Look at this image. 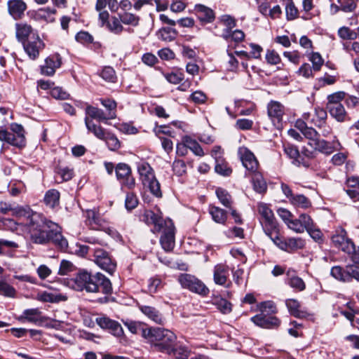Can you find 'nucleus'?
Wrapping results in <instances>:
<instances>
[{"instance_id": "obj_20", "label": "nucleus", "mask_w": 359, "mask_h": 359, "mask_svg": "<svg viewBox=\"0 0 359 359\" xmlns=\"http://www.w3.org/2000/svg\"><path fill=\"white\" fill-rule=\"evenodd\" d=\"M251 321L256 325L265 329H273L278 327L280 320L275 316H266V314L260 313L251 318Z\"/></svg>"}, {"instance_id": "obj_39", "label": "nucleus", "mask_w": 359, "mask_h": 359, "mask_svg": "<svg viewBox=\"0 0 359 359\" xmlns=\"http://www.w3.org/2000/svg\"><path fill=\"white\" fill-rule=\"evenodd\" d=\"M222 36L229 41V40L233 41L236 43L242 41L245 38V34L240 29H236L231 32L228 29H224L222 34Z\"/></svg>"}, {"instance_id": "obj_32", "label": "nucleus", "mask_w": 359, "mask_h": 359, "mask_svg": "<svg viewBox=\"0 0 359 359\" xmlns=\"http://www.w3.org/2000/svg\"><path fill=\"white\" fill-rule=\"evenodd\" d=\"M85 123L88 130L92 132L97 138L104 140L107 135L104 129L100 126L95 124L88 116L85 118Z\"/></svg>"}, {"instance_id": "obj_24", "label": "nucleus", "mask_w": 359, "mask_h": 359, "mask_svg": "<svg viewBox=\"0 0 359 359\" xmlns=\"http://www.w3.org/2000/svg\"><path fill=\"white\" fill-rule=\"evenodd\" d=\"M86 113L91 118L96 119L99 121H106L109 119H114L116 116L115 112L104 114L102 109L91 105L86 107Z\"/></svg>"}, {"instance_id": "obj_22", "label": "nucleus", "mask_w": 359, "mask_h": 359, "mask_svg": "<svg viewBox=\"0 0 359 359\" xmlns=\"http://www.w3.org/2000/svg\"><path fill=\"white\" fill-rule=\"evenodd\" d=\"M97 323L103 329H107L110 332L117 337H121L123 334V330L121 325L116 321L111 320L107 317L97 318Z\"/></svg>"}, {"instance_id": "obj_45", "label": "nucleus", "mask_w": 359, "mask_h": 359, "mask_svg": "<svg viewBox=\"0 0 359 359\" xmlns=\"http://www.w3.org/2000/svg\"><path fill=\"white\" fill-rule=\"evenodd\" d=\"M216 194L218 199L223 205L231 208L232 203L231 196L225 189L222 188L217 189Z\"/></svg>"}, {"instance_id": "obj_26", "label": "nucleus", "mask_w": 359, "mask_h": 359, "mask_svg": "<svg viewBox=\"0 0 359 359\" xmlns=\"http://www.w3.org/2000/svg\"><path fill=\"white\" fill-rule=\"evenodd\" d=\"M139 309L151 320L157 324H163L165 319L156 308L150 306H140Z\"/></svg>"}, {"instance_id": "obj_17", "label": "nucleus", "mask_w": 359, "mask_h": 359, "mask_svg": "<svg viewBox=\"0 0 359 359\" xmlns=\"http://www.w3.org/2000/svg\"><path fill=\"white\" fill-rule=\"evenodd\" d=\"M229 277V268L226 264H217L213 269V280L216 285L229 288L231 285Z\"/></svg>"}, {"instance_id": "obj_4", "label": "nucleus", "mask_w": 359, "mask_h": 359, "mask_svg": "<svg viewBox=\"0 0 359 359\" xmlns=\"http://www.w3.org/2000/svg\"><path fill=\"white\" fill-rule=\"evenodd\" d=\"M142 337L158 351L168 353L177 340L176 334L170 330L161 327H148L142 330Z\"/></svg>"}, {"instance_id": "obj_58", "label": "nucleus", "mask_w": 359, "mask_h": 359, "mask_svg": "<svg viewBox=\"0 0 359 359\" xmlns=\"http://www.w3.org/2000/svg\"><path fill=\"white\" fill-rule=\"evenodd\" d=\"M266 60L270 65H278L280 62V57L274 50H267L266 53Z\"/></svg>"}, {"instance_id": "obj_47", "label": "nucleus", "mask_w": 359, "mask_h": 359, "mask_svg": "<svg viewBox=\"0 0 359 359\" xmlns=\"http://www.w3.org/2000/svg\"><path fill=\"white\" fill-rule=\"evenodd\" d=\"M338 36L344 40H354L357 38L358 34L348 27H341L338 29Z\"/></svg>"}, {"instance_id": "obj_9", "label": "nucleus", "mask_w": 359, "mask_h": 359, "mask_svg": "<svg viewBox=\"0 0 359 359\" xmlns=\"http://www.w3.org/2000/svg\"><path fill=\"white\" fill-rule=\"evenodd\" d=\"M95 263L102 269L109 274H113L116 268V262L111 259L109 253L99 248L92 249Z\"/></svg>"}, {"instance_id": "obj_40", "label": "nucleus", "mask_w": 359, "mask_h": 359, "mask_svg": "<svg viewBox=\"0 0 359 359\" xmlns=\"http://www.w3.org/2000/svg\"><path fill=\"white\" fill-rule=\"evenodd\" d=\"M209 212L212 215L213 220L217 223L223 224L226 220V212L218 207L210 205Z\"/></svg>"}, {"instance_id": "obj_13", "label": "nucleus", "mask_w": 359, "mask_h": 359, "mask_svg": "<svg viewBox=\"0 0 359 359\" xmlns=\"http://www.w3.org/2000/svg\"><path fill=\"white\" fill-rule=\"evenodd\" d=\"M117 180L123 187L133 189L135 185V178L131 175V169L126 163H118L115 169Z\"/></svg>"}, {"instance_id": "obj_53", "label": "nucleus", "mask_w": 359, "mask_h": 359, "mask_svg": "<svg viewBox=\"0 0 359 359\" xmlns=\"http://www.w3.org/2000/svg\"><path fill=\"white\" fill-rule=\"evenodd\" d=\"M341 6V10L346 13L353 12L357 7L356 0H337Z\"/></svg>"}, {"instance_id": "obj_14", "label": "nucleus", "mask_w": 359, "mask_h": 359, "mask_svg": "<svg viewBox=\"0 0 359 359\" xmlns=\"http://www.w3.org/2000/svg\"><path fill=\"white\" fill-rule=\"evenodd\" d=\"M238 153L243 165L249 172L252 173L258 170L259 162L249 149L245 147H240Z\"/></svg>"}, {"instance_id": "obj_64", "label": "nucleus", "mask_w": 359, "mask_h": 359, "mask_svg": "<svg viewBox=\"0 0 359 359\" xmlns=\"http://www.w3.org/2000/svg\"><path fill=\"white\" fill-rule=\"evenodd\" d=\"M301 224L302 225L303 232L307 231L309 228L313 226L315 224L313 223L311 217L305 213L301 214L299 217Z\"/></svg>"}, {"instance_id": "obj_18", "label": "nucleus", "mask_w": 359, "mask_h": 359, "mask_svg": "<svg viewBox=\"0 0 359 359\" xmlns=\"http://www.w3.org/2000/svg\"><path fill=\"white\" fill-rule=\"evenodd\" d=\"M315 150H317L321 153L325 154H330L336 150L341 149V144L339 140L334 137L332 142H327L325 140L320 139V136L316 140L313 141V144L311 145Z\"/></svg>"}, {"instance_id": "obj_12", "label": "nucleus", "mask_w": 359, "mask_h": 359, "mask_svg": "<svg viewBox=\"0 0 359 359\" xmlns=\"http://www.w3.org/2000/svg\"><path fill=\"white\" fill-rule=\"evenodd\" d=\"M332 241L335 247L339 248L347 254L354 250V243L347 238L346 232L343 229H338L332 236Z\"/></svg>"}, {"instance_id": "obj_42", "label": "nucleus", "mask_w": 359, "mask_h": 359, "mask_svg": "<svg viewBox=\"0 0 359 359\" xmlns=\"http://www.w3.org/2000/svg\"><path fill=\"white\" fill-rule=\"evenodd\" d=\"M37 323L43 322L45 318L41 315V312L38 309H28L24 311V320Z\"/></svg>"}, {"instance_id": "obj_54", "label": "nucleus", "mask_w": 359, "mask_h": 359, "mask_svg": "<svg viewBox=\"0 0 359 359\" xmlns=\"http://www.w3.org/2000/svg\"><path fill=\"white\" fill-rule=\"evenodd\" d=\"M121 22L125 25L136 26L139 22V17L130 13H125L120 16Z\"/></svg>"}, {"instance_id": "obj_19", "label": "nucleus", "mask_w": 359, "mask_h": 359, "mask_svg": "<svg viewBox=\"0 0 359 359\" xmlns=\"http://www.w3.org/2000/svg\"><path fill=\"white\" fill-rule=\"evenodd\" d=\"M327 111L323 109L316 108L311 112L304 113L302 118L306 120L307 123L313 125L316 127H321L327 118Z\"/></svg>"}, {"instance_id": "obj_41", "label": "nucleus", "mask_w": 359, "mask_h": 359, "mask_svg": "<svg viewBox=\"0 0 359 359\" xmlns=\"http://www.w3.org/2000/svg\"><path fill=\"white\" fill-rule=\"evenodd\" d=\"M177 34L175 29L170 27H163L157 32L158 38L165 41H173Z\"/></svg>"}, {"instance_id": "obj_62", "label": "nucleus", "mask_w": 359, "mask_h": 359, "mask_svg": "<svg viewBox=\"0 0 359 359\" xmlns=\"http://www.w3.org/2000/svg\"><path fill=\"white\" fill-rule=\"evenodd\" d=\"M306 231L315 241L318 243L323 242V233L315 224L309 228Z\"/></svg>"}, {"instance_id": "obj_36", "label": "nucleus", "mask_w": 359, "mask_h": 359, "mask_svg": "<svg viewBox=\"0 0 359 359\" xmlns=\"http://www.w3.org/2000/svg\"><path fill=\"white\" fill-rule=\"evenodd\" d=\"M285 304L291 315L296 318H303L305 316V313L300 310V304L297 299H287Z\"/></svg>"}, {"instance_id": "obj_5", "label": "nucleus", "mask_w": 359, "mask_h": 359, "mask_svg": "<svg viewBox=\"0 0 359 359\" xmlns=\"http://www.w3.org/2000/svg\"><path fill=\"white\" fill-rule=\"evenodd\" d=\"M137 170L140 180L145 187H147L151 193L156 197H161L162 194L158 181L156 180L153 168L147 162L138 164Z\"/></svg>"}, {"instance_id": "obj_23", "label": "nucleus", "mask_w": 359, "mask_h": 359, "mask_svg": "<svg viewBox=\"0 0 359 359\" xmlns=\"http://www.w3.org/2000/svg\"><path fill=\"white\" fill-rule=\"evenodd\" d=\"M194 12L203 23H211L215 18L214 11L203 4H196L194 7Z\"/></svg>"}, {"instance_id": "obj_50", "label": "nucleus", "mask_w": 359, "mask_h": 359, "mask_svg": "<svg viewBox=\"0 0 359 359\" xmlns=\"http://www.w3.org/2000/svg\"><path fill=\"white\" fill-rule=\"evenodd\" d=\"M215 170L217 173L223 176H229L232 172L231 169L224 160H217Z\"/></svg>"}, {"instance_id": "obj_31", "label": "nucleus", "mask_w": 359, "mask_h": 359, "mask_svg": "<svg viewBox=\"0 0 359 359\" xmlns=\"http://www.w3.org/2000/svg\"><path fill=\"white\" fill-rule=\"evenodd\" d=\"M37 299L43 302L57 303L66 300V297L60 294L43 292L38 294Z\"/></svg>"}, {"instance_id": "obj_61", "label": "nucleus", "mask_w": 359, "mask_h": 359, "mask_svg": "<svg viewBox=\"0 0 359 359\" xmlns=\"http://www.w3.org/2000/svg\"><path fill=\"white\" fill-rule=\"evenodd\" d=\"M302 134L309 140V144L310 146L313 144V141L316 140V139L320 136V134L312 127H307L302 132Z\"/></svg>"}, {"instance_id": "obj_16", "label": "nucleus", "mask_w": 359, "mask_h": 359, "mask_svg": "<svg viewBox=\"0 0 359 359\" xmlns=\"http://www.w3.org/2000/svg\"><path fill=\"white\" fill-rule=\"evenodd\" d=\"M99 20L102 27H105L109 31L116 34H120L123 29L121 20L115 16L109 18V14L106 11L100 13Z\"/></svg>"}, {"instance_id": "obj_3", "label": "nucleus", "mask_w": 359, "mask_h": 359, "mask_svg": "<svg viewBox=\"0 0 359 359\" xmlns=\"http://www.w3.org/2000/svg\"><path fill=\"white\" fill-rule=\"evenodd\" d=\"M143 219L147 224L154 225V232H163L160 238L161 245L165 251H172L175 247V226L172 221L170 219H163L159 210L158 212L145 210Z\"/></svg>"}, {"instance_id": "obj_35", "label": "nucleus", "mask_w": 359, "mask_h": 359, "mask_svg": "<svg viewBox=\"0 0 359 359\" xmlns=\"http://www.w3.org/2000/svg\"><path fill=\"white\" fill-rule=\"evenodd\" d=\"M21 217H13V218H6L3 220L4 225L9 229L11 231L16 232L18 234L20 233L22 230V225L20 222Z\"/></svg>"}, {"instance_id": "obj_1", "label": "nucleus", "mask_w": 359, "mask_h": 359, "mask_svg": "<svg viewBox=\"0 0 359 359\" xmlns=\"http://www.w3.org/2000/svg\"><path fill=\"white\" fill-rule=\"evenodd\" d=\"M24 238L29 243L39 245L52 243L63 251L68 248L62 228L29 206L24 207Z\"/></svg>"}, {"instance_id": "obj_15", "label": "nucleus", "mask_w": 359, "mask_h": 359, "mask_svg": "<svg viewBox=\"0 0 359 359\" xmlns=\"http://www.w3.org/2000/svg\"><path fill=\"white\" fill-rule=\"evenodd\" d=\"M267 113L273 124L280 128L285 114L284 106L279 102L271 101L267 105Z\"/></svg>"}, {"instance_id": "obj_25", "label": "nucleus", "mask_w": 359, "mask_h": 359, "mask_svg": "<svg viewBox=\"0 0 359 359\" xmlns=\"http://www.w3.org/2000/svg\"><path fill=\"white\" fill-rule=\"evenodd\" d=\"M286 283L296 291L301 292L305 290L304 281L295 274L292 269H288L286 272Z\"/></svg>"}, {"instance_id": "obj_11", "label": "nucleus", "mask_w": 359, "mask_h": 359, "mask_svg": "<svg viewBox=\"0 0 359 359\" xmlns=\"http://www.w3.org/2000/svg\"><path fill=\"white\" fill-rule=\"evenodd\" d=\"M0 140L21 148L22 146V126L17 123H12L11 132L0 130Z\"/></svg>"}, {"instance_id": "obj_34", "label": "nucleus", "mask_w": 359, "mask_h": 359, "mask_svg": "<svg viewBox=\"0 0 359 359\" xmlns=\"http://www.w3.org/2000/svg\"><path fill=\"white\" fill-rule=\"evenodd\" d=\"M44 203L51 208L58 205L60 201V192L56 189L48 190L44 196Z\"/></svg>"}, {"instance_id": "obj_38", "label": "nucleus", "mask_w": 359, "mask_h": 359, "mask_svg": "<svg viewBox=\"0 0 359 359\" xmlns=\"http://www.w3.org/2000/svg\"><path fill=\"white\" fill-rule=\"evenodd\" d=\"M305 245V242L300 238H290L285 239V248L284 251L293 252L299 249H302Z\"/></svg>"}, {"instance_id": "obj_43", "label": "nucleus", "mask_w": 359, "mask_h": 359, "mask_svg": "<svg viewBox=\"0 0 359 359\" xmlns=\"http://www.w3.org/2000/svg\"><path fill=\"white\" fill-rule=\"evenodd\" d=\"M346 97V93L344 91L335 92L327 95V103L326 107L341 104V102Z\"/></svg>"}, {"instance_id": "obj_21", "label": "nucleus", "mask_w": 359, "mask_h": 359, "mask_svg": "<svg viewBox=\"0 0 359 359\" xmlns=\"http://www.w3.org/2000/svg\"><path fill=\"white\" fill-rule=\"evenodd\" d=\"M61 65L62 57L59 54L50 55L46 59L45 64L41 67V74L46 76H53L56 69L60 67Z\"/></svg>"}, {"instance_id": "obj_30", "label": "nucleus", "mask_w": 359, "mask_h": 359, "mask_svg": "<svg viewBox=\"0 0 359 359\" xmlns=\"http://www.w3.org/2000/svg\"><path fill=\"white\" fill-rule=\"evenodd\" d=\"M251 174L254 190L260 194L264 193L267 189V186L262 175L258 170Z\"/></svg>"}, {"instance_id": "obj_60", "label": "nucleus", "mask_w": 359, "mask_h": 359, "mask_svg": "<svg viewBox=\"0 0 359 359\" xmlns=\"http://www.w3.org/2000/svg\"><path fill=\"white\" fill-rule=\"evenodd\" d=\"M287 19L289 20H294L298 17V9L295 7L293 2H290L285 7Z\"/></svg>"}, {"instance_id": "obj_55", "label": "nucleus", "mask_w": 359, "mask_h": 359, "mask_svg": "<svg viewBox=\"0 0 359 359\" xmlns=\"http://www.w3.org/2000/svg\"><path fill=\"white\" fill-rule=\"evenodd\" d=\"M100 76L108 82H115V71L111 67H105L100 73Z\"/></svg>"}, {"instance_id": "obj_56", "label": "nucleus", "mask_w": 359, "mask_h": 359, "mask_svg": "<svg viewBox=\"0 0 359 359\" xmlns=\"http://www.w3.org/2000/svg\"><path fill=\"white\" fill-rule=\"evenodd\" d=\"M50 95L57 100H67L69 97V94L61 87H54L51 88Z\"/></svg>"}, {"instance_id": "obj_46", "label": "nucleus", "mask_w": 359, "mask_h": 359, "mask_svg": "<svg viewBox=\"0 0 359 359\" xmlns=\"http://www.w3.org/2000/svg\"><path fill=\"white\" fill-rule=\"evenodd\" d=\"M259 311L265 314H273L277 312L276 304L272 301H266L257 305Z\"/></svg>"}, {"instance_id": "obj_63", "label": "nucleus", "mask_w": 359, "mask_h": 359, "mask_svg": "<svg viewBox=\"0 0 359 359\" xmlns=\"http://www.w3.org/2000/svg\"><path fill=\"white\" fill-rule=\"evenodd\" d=\"M138 204L137 196L133 193H128L126 198L125 205L128 210L134 209Z\"/></svg>"}, {"instance_id": "obj_59", "label": "nucleus", "mask_w": 359, "mask_h": 359, "mask_svg": "<svg viewBox=\"0 0 359 359\" xmlns=\"http://www.w3.org/2000/svg\"><path fill=\"white\" fill-rule=\"evenodd\" d=\"M309 60L313 64V69L314 71H319L323 65V60L321 55L318 53H313Z\"/></svg>"}, {"instance_id": "obj_57", "label": "nucleus", "mask_w": 359, "mask_h": 359, "mask_svg": "<svg viewBox=\"0 0 359 359\" xmlns=\"http://www.w3.org/2000/svg\"><path fill=\"white\" fill-rule=\"evenodd\" d=\"M172 170L177 175L182 176L187 171V165L182 160H175L172 163Z\"/></svg>"}, {"instance_id": "obj_44", "label": "nucleus", "mask_w": 359, "mask_h": 359, "mask_svg": "<svg viewBox=\"0 0 359 359\" xmlns=\"http://www.w3.org/2000/svg\"><path fill=\"white\" fill-rule=\"evenodd\" d=\"M184 140L188 149H189L194 154L199 156H203L204 153L202 148L195 140L188 136L184 137Z\"/></svg>"}, {"instance_id": "obj_52", "label": "nucleus", "mask_w": 359, "mask_h": 359, "mask_svg": "<svg viewBox=\"0 0 359 359\" xmlns=\"http://www.w3.org/2000/svg\"><path fill=\"white\" fill-rule=\"evenodd\" d=\"M103 140L105 141L108 148L111 151H116L121 146L119 140L113 134L107 133Z\"/></svg>"}, {"instance_id": "obj_29", "label": "nucleus", "mask_w": 359, "mask_h": 359, "mask_svg": "<svg viewBox=\"0 0 359 359\" xmlns=\"http://www.w3.org/2000/svg\"><path fill=\"white\" fill-rule=\"evenodd\" d=\"M9 14L15 20H19L22 15V1L21 0H11L8 2Z\"/></svg>"}, {"instance_id": "obj_27", "label": "nucleus", "mask_w": 359, "mask_h": 359, "mask_svg": "<svg viewBox=\"0 0 359 359\" xmlns=\"http://www.w3.org/2000/svg\"><path fill=\"white\" fill-rule=\"evenodd\" d=\"M330 274L339 281L343 283L351 282L349 265L346 266L344 268L340 266H334L331 269Z\"/></svg>"}, {"instance_id": "obj_8", "label": "nucleus", "mask_w": 359, "mask_h": 359, "mask_svg": "<svg viewBox=\"0 0 359 359\" xmlns=\"http://www.w3.org/2000/svg\"><path fill=\"white\" fill-rule=\"evenodd\" d=\"M178 282L183 288L201 295H207L209 289L205 284L194 276L188 273H182L178 276Z\"/></svg>"}, {"instance_id": "obj_48", "label": "nucleus", "mask_w": 359, "mask_h": 359, "mask_svg": "<svg viewBox=\"0 0 359 359\" xmlns=\"http://www.w3.org/2000/svg\"><path fill=\"white\" fill-rule=\"evenodd\" d=\"M0 212L3 214L11 212L13 217H18L22 215V210L20 208H13L4 202H0Z\"/></svg>"}, {"instance_id": "obj_33", "label": "nucleus", "mask_w": 359, "mask_h": 359, "mask_svg": "<svg viewBox=\"0 0 359 359\" xmlns=\"http://www.w3.org/2000/svg\"><path fill=\"white\" fill-rule=\"evenodd\" d=\"M290 203L294 207L307 209L311 206V201L302 194H294L290 198Z\"/></svg>"}, {"instance_id": "obj_6", "label": "nucleus", "mask_w": 359, "mask_h": 359, "mask_svg": "<svg viewBox=\"0 0 359 359\" xmlns=\"http://www.w3.org/2000/svg\"><path fill=\"white\" fill-rule=\"evenodd\" d=\"M257 209L260 215L259 222L264 233L268 236H271L272 233L278 232V223L269 205L259 202L257 205Z\"/></svg>"}, {"instance_id": "obj_10", "label": "nucleus", "mask_w": 359, "mask_h": 359, "mask_svg": "<svg viewBox=\"0 0 359 359\" xmlns=\"http://www.w3.org/2000/svg\"><path fill=\"white\" fill-rule=\"evenodd\" d=\"M84 215L86 224L90 229L104 231H110L106 218L95 209L86 210Z\"/></svg>"}, {"instance_id": "obj_37", "label": "nucleus", "mask_w": 359, "mask_h": 359, "mask_svg": "<svg viewBox=\"0 0 359 359\" xmlns=\"http://www.w3.org/2000/svg\"><path fill=\"white\" fill-rule=\"evenodd\" d=\"M332 117L337 121L343 122L347 116L344 107L342 104L327 107Z\"/></svg>"}, {"instance_id": "obj_49", "label": "nucleus", "mask_w": 359, "mask_h": 359, "mask_svg": "<svg viewBox=\"0 0 359 359\" xmlns=\"http://www.w3.org/2000/svg\"><path fill=\"white\" fill-rule=\"evenodd\" d=\"M213 304L224 314L229 313L231 311V304L225 299H215Z\"/></svg>"}, {"instance_id": "obj_7", "label": "nucleus", "mask_w": 359, "mask_h": 359, "mask_svg": "<svg viewBox=\"0 0 359 359\" xmlns=\"http://www.w3.org/2000/svg\"><path fill=\"white\" fill-rule=\"evenodd\" d=\"M27 36V43L24 45V50L31 60L36 59L45 44L38 35L33 32L30 26L24 25V38Z\"/></svg>"}, {"instance_id": "obj_28", "label": "nucleus", "mask_w": 359, "mask_h": 359, "mask_svg": "<svg viewBox=\"0 0 359 359\" xmlns=\"http://www.w3.org/2000/svg\"><path fill=\"white\" fill-rule=\"evenodd\" d=\"M167 353L173 355L176 359H188L191 350L186 346L178 343L174 344Z\"/></svg>"}, {"instance_id": "obj_51", "label": "nucleus", "mask_w": 359, "mask_h": 359, "mask_svg": "<svg viewBox=\"0 0 359 359\" xmlns=\"http://www.w3.org/2000/svg\"><path fill=\"white\" fill-rule=\"evenodd\" d=\"M76 267L72 262L62 259L60 262L58 274L60 276L67 275L69 273L74 271Z\"/></svg>"}, {"instance_id": "obj_2", "label": "nucleus", "mask_w": 359, "mask_h": 359, "mask_svg": "<svg viewBox=\"0 0 359 359\" xmlns=\"http://www.w3.org/2000/svg\"><path fill=\"white\" fill-rule=\"evenodd\" d=\"M72 287L79 291L85 290L88 292H98L109 294L112 291L111 283L101 273L91 275L86 271H79L71 280Z\"/></svg>"}]
</instances>
